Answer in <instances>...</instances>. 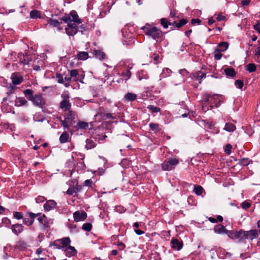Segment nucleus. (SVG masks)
Here are the masks:
<instances>
[{
    "instance_id": "nucleus-48",
    "label": "nucleus",
    "mask_w": 260,
    "mask_h": 260,
    "mask_svg": "<svg viewBox=\"0 0 260 260\" xmlns=\"http://www.w3.org/2000/svg\"><path fill=\"white\" fill-rule=\"evenodd\" d=\"M241 206L243 209L246 210L250 207L251 204L248 201H245L242 203H241Z\"/></svg>"
},
{
    "instance_id": "nucleus-60",
    "label": "nucleus",
    "mask_w": 260,
    "mask_h": 260,
    "mask_svg": "<svg viewBox=\"0 0 260 260\" xmlns=\"http://www.w3.org/2000/svg\"><path fill=\"white\" fill-rule=\"evenodd\" d=\"M250 0H242L241 2L242 6H248L250 4Z\"/></svg>"
},
{
    "instance_id": "nucleus-5",
    "label": "nucleus",
    "mask_w": 260,
    "mask_h": 260,
    "mask_svg": "<svg viewBox=\"0 0 260 260\" xmlns=\"http://www.w3.org/2000/svg\"><path fill=\"white\" fill-rule=\"evenodd\" d=\"M70 243H71V240L69 237H63L50 242L49 246L50 247L54 246L57 249L63 250Z\"/></svg>"
},
{
    "instance_id": "nucleus-54",
    "label": "nucleus",
    "mask_w": 260,
    "mask_h": 260,
    "mask_svg": "<svg viewBox=\"0 0 260 260\" xmlns=\"http://www.w3.org/2000/svg\"><path fill=\"white\" fill-rule=\"evenodd\" d=\"M232 148V146L231 144H228L226 145L225 148L224 150L225 152L228 154H230L231 153Z\"/></svg>"
},
{
    "instance_id": "nucleus-57",
    "label": "nucleus",
    "mask_w": 260,
    "mask_h": 260,
    "mask_svg": "<svg viewBox=\"0 0 260 260\" xmlns=\"http://www.w3.org/2000/svg\"><path fill=\"white\" fill-rule=\"evenodd\" d=\"M45 199L43 196H38L36 198V202L37 203H41L45 201Z\"/></svg>"
},
{
    "instance_id": "nucleus-14",
    "label": "nucleus",
    "mask_w": 260,
    "mask_h": 260,
    "mask_svg": "<svg viewBox=\"0 0 260 260\" xmlns=\"http://www.w3.org/2000/svg\"><path fill=\"white\" fill-rule=\"evenodd\" d=\"M11 79L14 85H19L23 81V77L17 73H14L12 74Z\"/></svg>"
},
{
    "instance_id": "nucleus-37",
    "label": "nucleus",
    "mask_w": 260,
    "mask_h": 260,
    "mask_svg": "<svg viewBox=\"0 0 260 260\" xmlns=\"http://www.w3.org/2000/svg\"><path fill=\"white\" fill-rule=\"evenodd\" d=\"M16 247L19 250L24 249L26 247V243L24 241L19 240L17 242Z\"/></svg>"
},
{
    "instance_id": "nucleus-22",
    "label": "nucleus",
    "mask_w": 260,
    "mask_h": 260,
    "mask_svg": "<svg viewBox=\"0 0 260 260\" xmlns=\"http://www.w3.org/2000/svg\"><path fill=\"white\" fill-rule=\"evenodd\" d=\"M56 203L53 200H50L46 202L44 205V209L46 211H50L54 209L56 206Z\"/></svg>"
},
{
    "instance_id": "nucleus-1",
    "label": "nucleus",
    "mask_w": 260,
    "mask_h": 260,
    "mask_svg": "<svg viewBox=\"0 0 260 260\" xmlns=\"http://www.w3.org/2000/svg\"><path fill=\"white\" fill-rule=\"evenodd\" d=\"M146 35L152 37L154 40H157L162 38V32L160 29L155 26H152L149 24H146L141 28Z\"/></svg>"
},
{
    "instance_id": "nucleus-25",
    "label": "nucleus",
    "mask_w": 260,
    "mask_h": 260,
    "mask_svg": "<svg viewBox=\"0 0 260 260\" xmlns=\"http://www.w3.org/2000/svg\"><path fill=\"white\" fill-rule=\"evenodd\" d=\"M93 53L97 59L101 60L105 59L106 56L105 53L100 50H94Z\"/></svg>"
},
{
    "instance_id": "nucleus-34",
    "label": "nucleus",
    "mask_w": 260,
    "mask_h": 260,
    "mask_svg": "<svg viewBox=\"0 0 260 260\" xmlns=\"http://www.w3.org/2000/svg\"><path fill=\"white\" fill-rule=\"evenodd\" d=\"M245 67L246 70L249 73L254 72L256 70V66L253 63H248Z\"/></svg>"
},
{
    "instance_id": "nucleus-9",
    "label": "nucleus",
    "mask_w": 260,
    "mask_h": 260,
    "mask_svg": "<svg viewBox=\"0 0 260 260\" xmlns=\"http://www.w3.org/2000/svg\"><path fill=\"white\" fill-rule=\"evenodd\" d=\"M228 236L232 239L238 240L239 242H242L246 239L245 231L242 230L229 232Z\"/></svg>"
},
{
    "instance_id": "nucleus-39",
    "label": "nucleus",
    "mask_w": 260,
    "mask_h": 260,
    "mask_svg": "<svg viewBox=\"0 0 260 260\" xmlns=\"http://www.w3.org/2000/svg\"><path fill=\"white\" fill-rule=\"evenodd\" d=\"M77 127L78 129H86L88 127V124L86 122L79 121L77 124Z\"/></svg>"
},
{
    "instance_id": "nucleus-42",
    "label": "nucleus",
    "mask_w": 260,
    "mask_h": 260,
    "mask_svg": "<svg viewBox=\"0 0 260 260\" xmlns=\"http://www.w3.org/2000/svg\"><path fill=\"white\" fill-rule=\"evenodd\" d=\"M160 23L165 28H168L169 25H172V23L169 22L166 18H161L160 20Z\"/></svg>"
},
{
    "instance_id": "nucleus-46",
    "label": "nucleus",
    "mask_w": 260,
    "mask_h": 260,
    "mask_svg": "<svg viewBox=\"0 0 260 260\" xmlns=\"http://www.w3.org/2000/svg\"><path fill=\"white\" fill-rule=\"evenodd\" d=\"M147 108L151 110L152 113H158L160 111V109L159 107H155L153 105H149Z\"/></svg>"
},
{
    "instance_id": "nucleus-17",
    "label": "nucleus",
    "mask_w": 260,
    "mask_h": 260,
    "mask_svg": "<svg viewBox=\"0 0 260 260\" xmlns=\"http://www.w3.org/2000/svg\"><path fill=\"white\" fill-rule=\"evenodd\" d=\"M246 239L253 240L258 236V231L256 230H251L245 231Z\"/></svg>"
},
{
    "instance_id": "nucleus-13",
    "label": "nucleus",
    "mask_w": 260,
    "mask_h": 260,
    "mask_svg": "<svg viewBox=\"0 0 260 260\" xmlns=\"http://www.w3.org/2000/svg\"><path fill=\"white\" fill-rule=\"evenodd\" d=\"M87 216V213L84 211H77L73 213L74 219L76 222L84 221Z\"/></svg>"
},
{
    "instance_id": "nucleus-35",
    "label": "nucleus",
    "mask_w": 260,
    "mask_h": 260,
    "mask_svg": "<svg viewBox=\"0 0 260 260\" xmlns=\"http://www.w3.org/2000/svg\"><path fill=\"white\" fill-rule=\"evenodd\" d=\"M77 57L79 60H85L88 57V54L86 52H80L77 55Z\"/></svg>"
},
{
    "instance_id": "nucleus-36",
    "label": "nucleus",
    "mask_w": 260,
    "mask_h": 260,
    "mask_svg": "<svg viewBox=\"0 0 260 260\" xmlns=\"http://www.w3.org/2000/svg\"><path fill=\"white\" fill-rule=\"evenodd\" d=\"M132 73L129 70H126L125 72H123L121 76L123 77V79L125 81L128 80L131 77Z\"/></svg>"
},
{
    "instance_id": "nucleus-11",
    "label": "nucleus",
    "mask_w": 260,
    "mask_h": 260,
    "mask_svg": "<svg viewBox=\"0 0 260 260\" xmlns=\"http://www.w3.org/2000/svg\"><path fill=\"white\" fill-rule=\"evenodd\" d=\"M30 101L36 106L42 108L45 104V100L43 99L41 94H37L34 95Z\"/></svg>"
},
{
    "instance_id": "nucleus-33",
    "label": "nucleus",
    "mask_w": 260,
    "mask_h": 260,
    "mask_svg": "<svg viewBox=\"0 0 260 260\" xmlns=\"http://www.w3.org/2000/svg\"><path fill=\"white\" fill-rule=\"evenodd\" d=\"M30 17L32 19L40 18L41 17V12L36 10H32L30 12Z\"/></svg>"
},
{
    "instance_id": "nucleus-44",
    "label": "nucleus",
    "mask_w": 260,
    "mask_h": 260,
    "mask_svg": "<svg viewBox=\"0 0 260 260\" xmlns=\"http://www.w3.org/2000/svg\"><path fill=\"white\" fill-rule=\"evenodd\" d=\"M148 78V76L146 71L142 70L139 74V79L140 80L143 79H147Z\"/></svg>"
},
{
    "instance_id": "nucleus-31",
    "label": "nucleus",
    "mask_w": 260,
    "mask_h": 260,
    "mask_svg": "<svg viewBox=\"0 0 260 260\" xmlns=\"http://www.w3.org/2000/svg\"><path fill=\"white\" fill-rule=\"evenodd\" d=\"M236 128V126L232 123H226L225 124L223 129L228 132H233Z\"/></svg>"
},
{
    "instance_id": "nucleus-49",
    "label": "nucleus",
    "mask_w": 260,
    "mask_h": 260,
    "mask_svg": "<svg viewBox=\"0 0 260 260\" xmlns=\"http://www.w3.org/2000/svg\"><path fill=\"white\" fill-rule=\"evenodd\" d=\"M14 217L17 219L23 218V214L20 212H14L13 213Z\"/></svg>"
},
{
    "instance_id": "nucleus-50",
    "label": "nucleus",
    "mask_w": 260,
    "mask_h": 260,
    "mask_svg": "<svg viewBox=\"0 0 260 260\" xmlns=\"http://www.w3.org/2000/svg\"><path fill=\"white\" fill-rule=\"evenodd\" d=\"M23 223L26 224L27 225H31L33 224L34 222V219H29L27 218H25L23 220Z\"/></svg>"
},
{
    "instance_id": "nucleus-30",
    "label": "nucleus",
    "mask_w": 260,
    "mask_h": 260,
    "mask_svg": "<svg viewBox=\"0 0 260 260\" xmlns=\"http://www.w3.org/2000/svg\"><path fill=\"white\" fill-rule=\"evenodd\" d=\"M224 72L227 76L234 77L236 75V72L234 69L232 68H226L224 69Z\"/></svg>"
},
{
    "instance_id": "nucleus-15",
    "label": "nucleus",
    "mask_w": 260,
    "mask_h": 260,
    "mask_svg": "<svg viewBox=\"0 0 260 260\" xmlns=\"http://www.w3.org/2000/svg\"><path fill=\"white\" fill-rule=\"evenodd\" d=\"M98 141L97 138L94 137H91L89 139H87L86 141V144L85 147L87 149L93 148L96 145Z\"/></svg>"
},
{
    "instance_id": "nucleus-56",
    "label": "nucleus",
    "mask_w": 260,
    "mask_h": 260,
    "mask_svg": "<svg viewBox=\"0 0 260 260\" xmlns=\"http://www.w3.org/2000/svg\"><path fill=\"white\" fill-rule=\"evenodd\" d=\"M70 72L71 77H76L78 75V72L77 70H72Z\"/></svg>"
},
{
    "instance_id": "nucleus-24",
    "label": "nucleus",
    "mask_w": 260,
    "mask_h": 260,
    "mask_svg": "<svg viewBox=\"0 0 260 260\" xmlns=\"http://www.w3.org/2000/svg\"><path fill=\"white\" fill-rule=\"evenodd\" d=\"M137 95L136 94L128 92L124 96V101L125 102H133L136 100Z\"/></svg>"
},
{
    "instance_id": "nucleus-47",
    "label": "nucleus",
    "mask_w": 260,
    "mask_h": 260,
    "mask_svg": "<svg viewBox=\"0 0 260 260\" xmlns=\"http://www.w3.org/2000/svg\"><path fill=\"white\" fill-rule=\"evenodd\" d=\"M220 50L217 49L214 52V58L216 60H219L222 56V54L220 52Z\"/></svg>"
},
{
    "instance_id": "nucleus-3",
    "label": "nucleus",
    "mask_w": 260,
    "mask_h": 260,
    "mask_svg": "<svg viewBox=\"0 0 260 260\" xmlns=\"http://www.w3.org/2000/svg\"><path fill=\"white\" fill-rule=\"evenodd\" d=\"M76 114L73 111L69 110L68 113L64 114V119L62 120L61 117L59 120L61 124L66 129H69L74 123Z\"/></svg>"
},
{
    "instance_id": "nucleus-62",
    "label": "nucleus",
    "mask_w": 260,
    "mask_h": 260,
    "mask_svg": "<svg viewBox=\"0 0 260 260\" xmlns=\"http://www.w3.org/2000/svg\"><path fill=\"white\" fill-rule=\"evenodd\" d=\"M254 29L260 34V23H258L254 25Z\"/></svg>"
},
{
    "instance_id": "nucleus-2",
    "label": "nucleus",
    "mask_w": 260,
    "mask_h": 260,
    "mask_svg": "<svg viewBox=\"0 0 260 260\" xmlns=\"http://www.w3.org/2000/svg\"><path fill=\"white\" fill-rule=\"evenodd\" d=\"M204 104L208 103L211 108L218 107L222 103V98L218 94H206L204 97Z\"/></svg>"
},
{
    "instance_id": "nucleus-20",
    "label": "nucleus",
    "mask_w": 260,
    "mask_h": 260,
    "mask_svg": "<svg viewBox=\"0 0 260 260\" xmlns=\"http://www.w3.org/2000/svg\"><path fill=\"white\" fill-rule=\"evenodd\" d=\"M38 220L39 222L44 227V228H48L50 226L49 221L47 218V217L45 215H43L42 216H40L38 217Z\"/></svg>"
},
{
    "instance_id": "nucleus-29",
    "label": "nucleus",
    "mask_w": 260,
    "mask_h": 260,
    "mask_svg": "<svg viewBox=\"0 0 260 260\" xmlns=\"http://www.w3.org/2000/svg\"><path fill=\"white\" fill-rule=\"evenodd\" d=\"M70 136L69 134L65 131L60 135L59 137V142L60 143L63 144L68 142Z\"/></svg>"
},
{
    "instance_id": "nucleus-43",
    "label": "nucleus",
    "mask_w": 260,
    "mask_h": 260,
    "mask_svg": "<svg viewBox=\"0 0 260 260\" xmlns=\"http://www.w3.org/2000/svg\"><path fill=\"white\" fill-rule=\"evenodd\" d=\"M92 224L90 223H85L82 225V229L83 230L89 232L92 229Z\"/></svg>"
},
{
    "instance_id": "nucleus-28",
    "label": "nucleus",
    "mask_w": 260,
    "mask_h": 260,
    "mask_svg": "<svg viewBox=\"0 0 260 260\" xmlns=\"http://www.w3.org/2000/svg\"><path fill=\"white\" fill-rule=\"evenodd\" d=\"M106 111L107 110L103 107H100L98 110L97 113L95 115V118H98L99 120H102V118Z\"/></svg>"
},
{
    "instance_id": "nucleus-16",
    "label": "nucleus",
    "mask_w": 260,
    "mask_h": 260,
    "mask_svg": "<svg viewBox=\"0 0 260 260\" xmlns=\"http://www.w3.org/2000/svg\"><path fill=\"white\" fill-rule=\"evenodd\" d=\"M171 246L174 249L180 250L182 248L183 243L178 239L173 238L171 240Z\"/></svg>"
},
{
    "instance_id": "nucleus-26",
    "label": "nucleus",
    "mask_w": 260,
    "mask_h": 260,
    "mask_svg": "<svg viewBox=\"0 0 260 260\" xmlns=\"http://www.w3.org/2000/svg\"><path fill=\"white\" fill-rule=\"evenodd\" d=\"M214 231L215 233L218 234L226 233L228 235L229 231H228L224 226L219 224L216 225L214 228Z\"/></svg>"
},
{
    "instance_id": "nucleus-21",
    "label": "nucleus",
    "mask_w": 260,
    "mask_h": 260,
    "mask_svg": "<svg viewBox=\"0 0 260 260\" xmlns=\"http://www.w3.org/2000/svg\"><path fill=\"white\" fill-rule=\"evenodd\" d=\"M118 116V114L115 113H111L108 112V111H106V113H105V115H104V116L102 118V120H114L117 119V117Z\"/></svg>"
},
{
    "instance_id": "nucleus-6",
    "label": "nucleus",
    "mask_w": 260,
    "mask_h": 260,
    "mask_svg": "<svg viewBox=\"0 0 260 260\" xmlns=\"http://www.w3.org/2000/svg\"><path fill=\"white\" fill-rule=\"evenodd\" d=\"M69 185L70 187L67 191L68 194L77 193L82 190L83 187V186L78 184V180L76 179H74L69 181Z\"/></svg>"
},
{
    "instance_id": "nucleus-55",
    "label": "nucleus",
    "mask_w": 260,
    "mask_h": 260,
    "mask_svg": "<svg viewBox=\"0 0 260 260\" xmlns=\"http://www.w3.org/2000/svg\"><path fill=\"white\" fill-rule=\"evenodd\" d=\"M85 31H86V27L84 24H82L78 26V31L81 32L83 34L84 32Z\"/></svg>"
},
{
    "instance_id": "nucleus-52",
    "label": "nucleus",
    "mask_w": 260,
    "mask_h": 260,
    "mask_svg": "<svg viewBox=\"0 0 260 260\" xmlns=\"http://www.w3.org/2000/svg\"><path fill=\"white\" fill-rule=\"evenodd\" d=\"M235 85L239 89H242L243 86V82L242 80H237L235 81Z\"/></svg>"
},
{
    "instance_id": "nucleus-23",
    "label": "nucleus",
    "mask_w": 260,
    "mask_h": 260,
    "mask_svg": "<svg viewBox=\"0 0 260 260\" xmlns=\"http://www.w3.org/2000/svg\"><path fill=\"white\" fill-rule=\"evenodd\" d=\"M27 101L23 97L16 98L15 101V105L17 107L27 106Z\"/></svg>"
},
{
    "instance_id": "nucleus-61",
    "label": "nucleus",
    "mask_w": 260,
    "mask_h": 260,
    "mask_svg": "<svg viewBox=\"0 0 260 260\" xmlns=\"http://www.w3.org/2000/svg\"><path fill=\"white\" fill-rule=\"evenodd\" d=\"M225 17L221 14L218 15L217 16V17H216V20L218 21H221L224 20H225Z\"/></svg>"
},
{
    "instance_id": "nucleus-59",
    "label": "nucleus",
    "mask_w": 260,
    "mask_h": 260,
    "mask_svg": "<svg viewBox=\"0 0 260 260\" xmlns=\"http://www.w3.org/2000/svg\"><path fill=\"white\" fill-rule=\"evenodd\" d=\"M92 184V181L91 179L86 180L84 182V185L85 186H91Z\"/></svg>"
},
{
    "instance_id": "nucleus-8",
    "label": "nucleus",
    "mask_w": 260,
    "mask_h": 260,
    "mask_svg": "<svg viewBox=\"0 0 260 260\" xmlns=\"http://www.w3.org/2000/svg\"><path fill=\"white\" fill-rule=\"evenodd\" d=\"M62 101L60 103L59 107L64 111L70 110L71 108V104L69 101L70 95L68 91L63 92L61 95Z\"/></svg>"
},
{
    "instance_id": "nucleus-45",
    "label": "nucleus",
    "mask_w": 260,
    "mask_h": 260,
    "mask_svg": "<svg viewBox=\"0 0 260 260\" xmlns=\"http://www.w3.org/2000/svg\"><path fill=\"white\" fill-rule=\"evenodd\" d=\"M188 22V21L187 19H181L179 22H177L176 23V27L178 28H179L181 27L182 26L185 25Z\"/></svg>"
},
{
    "instance_id": "nucleus-10",
    "label": "nucleus",
    "mask_w": 260,
    "mask_h": 260,
    "mask_svg": "<svg viewBox=\"0 0 260 260\" xmlns=\"http://www.w3.org/2000/svg\"><path fill=\"white\" fill-rule=\"evenodd\" d=\"M67 23V27L65 28L66 32L69 36H74L78 31V26L77 24L73 22Z\"/></svg>"
},
{
    "instance_id": "nucleus-58",
    "label": "nucleus",
    "mask_w": 260,
    "mask_h": 260,
    "mask_svg": "<svg viewBox=\"0 0 260 260\" xmlns=\"http://www.w3.org/2000/svg\"><path fill=\"white\" fill-rule=\"evenodd\" d=\"M201 20L199 18H193L191 20V23L192 25H194L196 23L200 24L201 23Z\"/></svg>"
},
{
    "instance_id": "nucleus-63",
    "label": "nucleus",
    "mask_w": 260,
    "mask_h": 260,
    "mask_svg": "<svg viewBox=\"0 0 260 260\" xmlns=\"http://www.w3.org/2000/svg\"><path fill=\"white\" fill-rule=\"evenodd\" d=\"M254 55H255L256 58H257V57H259V59H260V47H258L257 48V50L254 53Z\"/></svg>"
},
{
    "instance_id": "nucleus-40",
    "label": "nucleus",
    "mask_w": 260,
    "mask_h": 260,
    "mask_svg": "<svg viewBox=\"0 0 260 260\" xmlns=\"http://www.w3.org/2000/svg\"><path fill=\"white\" fill-rule=\"evenodd\" d=\"M250 161V160L248 158H243L239 159V164L241 166H246L249 164Z\"/></svg>"
},
{
    "instance_id": "nucleus-27",
    "label": "nucleus",
    "mask_w": 260,
    "mask_h": 260,
    "mask_svg": "<svg viewBox=\"0 0 260 260\" xmlns=\"http://www.w3.org/2000/svg\"><path fill=\"white\" fill-rule=\"evenodd\" d=\"M194 188L193 192L196 195H202L203 193H205V190L202 186L200 185H193Z\"/></svg>"
},
{
    "instance_id": "nucleus-51",
    "label": "nucleus",
    "mask_w": 260,
    "mask_h": 260,
    "mask_svg": "<svg viewBox=\"0 0 260 260\" xmlns=\"http://www.w3.org/2000/svg\"><path fill=\"white\" fill-rule=\"evenodd\" d=\"M56 78L57 79V82L59 83L62 84L64 82V80L63 77L60 74H56Z\"/></svg>"
},
{
    "instance_id": "nucleus-32",
    "label": "nucleus",
    "mask_w": 260,
    "mask_h": 260,
    "mask_svg": "<svg viewBox=\"0 0 260 260\" xmlns=\"http://www.w3.org/2000/svg\"><path fill=\"white\" fill-rule=\"evenodd\" d=\"M23 93L26 96V98L27 99V100H28L29 101H31V100H32V98L34 96L33 94L34 91L30 89H25L23 91Z\"/></svg>"
},
{
    "instance_id": "nucleus-64",
    "label": "nucleus",
    "mask_w": 260,
    "mask_h": 260,
    "mask_svg": "<svg viewBox=\"0 0 260 260\" xmlns=\"http://www.w3.org/2000/svg\"><path fill=\"white\" fill-rule=\"evenodd\" d=\"M117 245L118 246L120 249H121V250L124 249L125 247V245H124V244L122 242L118 243Z\"/></svg>"
},
{
    "instance_id": "nucleus-18",
    "label": "nucleus",
    "mask_w": 260,
    "mask_h": 260,
    "mask_svg": "<svg viewBox=\"0 0 260 260\" xmlns=\"http://www.w3.org/2000/svg\"><path fill=\"white\" fill-rule=\"evenodd\" d=\"M62 23V21H58L57 20L49 18L48 20V24L49 26L53 27H57L58 30H60L62 29V27L60 26V24Z\"/></svg>"
},
{
    "instance_id": "nucleus-38",
    "label": "nucleus",
    "mask_w": 260,
    "mask_h": 260,
    "mask_svg": "<svg viewBox=\"0 0 260 260\" xmlns=\"http://www.w3.org/2000/svg\"><path fill=\"white\" fill-rule=\"evenodd\" d=\"M159 124L156 123H150L149 124V126L150 127V129L153 131L157 132L159 131Z\"/></svg>"
},
{
    "instance_id": "nucleus-7",
    "label": "nucleus",
    "mask_w": 260,
    "mask_h": 260,
    "mask_svg": "<svg viewBox=\"0 0 260 260\" xmlns=\"http://www.w3.org/2000/svg\"><path fill=\"white\" fill-rule=\"evenodd\" d=\"M179 164V161L175 158H169L161 164V168L164 171H171L174 169Z\"/></svg>"
},
{
    "instance_id": "nucleus-41",
    "label": "nucleus",
    "mask_w": 260,
    "mask_h": 260,
    "mask_svg": "<svg viewBox=\"0 0 260 260\" xmlns=\"http://www.w3.org/2000/svg\"><path fill=\"white\" fill-rule=\"evenodd\" d=\"M219 47L220 48V51H225L229 47V44L228 42H221L219 44Z\"/></svg>"
},
{
    "instance_id": "nucleus-4",
    "label": "nucleus",
    "mask_w": 260,
    "mask_h": 260,
    "mask_svg": "<svg viewBox=\"0 0 260 260\" xmlns=\"http://www.w3.org/2000/svg\"><path fill=\"white\" fill-rule=\"evenodd\" d=\"M61 20L63 21L65 23L71 22L77 24L82 23L81 19L79 18L77 13L74 10L71 11L69 15L65 14L61 18Z\"/></svg>"
},
{
    "instance_id": "nucleus-12",
    "label": "nucleus",
    "mask_w": 260,
    "mask_h": 260,
    "mask_svg": "<svg viewBox=\"0 0 260 260\" xmlns=\"http://www.w3.org/2000/svg\"><path fill=\"white\" fill-rule=\"evenodd\" d=\"M71 243H70L69 245H67V247H64L63 249L66 256L69 257L74 256L77 253L75 248L71 246Z\"/></svg>"
},
{
    "instance_id": "nucleus-53",
    "label": "nucleus",
    "mask_w": 260,
    "mask_h": 260,
    "mask_svg": "<svg viewBox=\"0 0 260 260\" xmlns=\"http://www.w3.org/2000/svg\"><path fill=\"white\" fill-rule=\"evenodd\" d=\"M29 216L31 218V219H34L37 217H40L41 215V213H38L37 214L33 213L32 212H28Z\"/></svg>"
},
{
    "instance_id": "nucleus-19",
    "label": "nucleus",
    "mask_w": 260,
    "mask_h": 260,
    "mask_svg": "<svg viewBox=\"0 0 260 260\" xmlns=\"http://www.w3.org/2000/svg\"><path fill=\"white\" fill-rule=\"evenodd\" d=\"M11 229L13 233L17 236L23 231V226L20 224H13L11 226Z\"/></svg>"
}]
</instances>
